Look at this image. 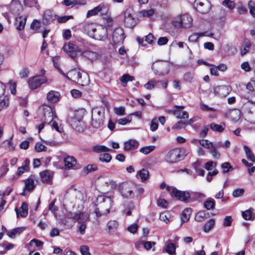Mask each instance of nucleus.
<instances>
[{
  "mask_svg": "<svg viewBox=\"0 0 255 255\" xmlns=\"http://www.w3.org/2000/svg\"><path fill=\"white\" fill-rule=\"evenodd\" d=\"M113 205V200L111 197L104 195L98 196L95 203L96 216L100 217L109 213Z\"/></svg>",
  "mask_w": 255,
  "mask_h": 255,
  "instance_id": "f257e3e1",
  "label": "nucleus"
},
{
  "mask_svg": "<svg viewBox=\"0 0 255 255\" xmlns=\"http://www.w3.org/2000/svg\"><path fill=\"white\" fill-rule=\"evenodd\" d=\"M66 78L83 86L87 85L89 81L87 73L81 72L79 69L76 68L72 69L66 73Z\"/></svg>",
  "mask_w": 255,
  "mask_h": 255,
  "instance_id": "f03ea898",
  "label": "nucleus"
},
{
  "mask_svg": "<svg viewBox=\"0 0 255 255\" xmlns=\"http://www.w3.org/2000/svg\"><path fill=\"white\" fill-rule=\"evenodd\" d=\"M193 19L188 13H183L175 16L171 22L172 25L175 28H188L192 25Z\"/></svg>",
  "mask_w": 255,
  "mask_h": 255,
  "instance_id": "7ed1b4c3",
  "label": "nucleus"
},
{
  "mask_svg": "<svg viewBox=\"0 0 255 255\" xmlns=\"http://www.w3.org/2000/svg\"><path fill=\"white\" fill-rule=\"evenodd\" d=\"M188 153V151L185 149L174 148L167 152L165 160L170 164H174L183 159Z\"/></svg>",
  "mask_w": 255,
  "mask_h": 255,
  "instance_id": "20e7f679",
  "label": "nucleus"
},
{
  "mask_svg": "<svg viewBox=\"0 0 255 255\" xmlns=\"http://www.w3.org/2000/svg\"><path fill=\"white\" fill-rule=\"evenodd\" d=\"M136 185L132 182L123 183L120 187V193L124 198L131 199L135 196Z\"/></svg>",
  "mask_w": 255,
  "mask_h": 255,
  "instance_id": "39448f33",
  "label": "nucleus"
},
{
  "mask_svg": "<svg viewBox=\"0 0 255 255\" xmlns=\"http://www.w3.org/2000/svg\"><path fill=\"white\" fill-rule=\"evenodd\" d=\"M104 112L98 108L94 109L92 111V126L94 128H98L104 124Z\"/></svg>",
  "mask_w": 255,
  "mask_h": 255,
  "instance_id": "423d86ee",
  "label": "nucleus"
},
{
  "mask_svg": "<svg viewBox=\"0 0 255 255\" xmlns=\"http://www.w3.org/2000/svg\"><path fill=\"white\" fill-rule=\"evenodd\" d=\"M242 109L251 123L255 124V104L249 101L244 104Z\"/></svg>",
  "mask_w": 255,
  "mask_h": 255,
  "instance_id": "0eeeda50",
  "label": "nucleus"
},
{
  "mask_svg": "<svg viewBox=\"0 0 255 255\" xmlns=\"http://www.w3.org/2000/svg\"><path fill=\"white\" fill-rule=\"evenodd\" d=\"M152 69L156 75H164L169 71L168 64L163 62L154 63L152 66Z\"/></svg>",
  "mask_w": 255,
  "mask_h": 255,
  "instance_id": "6e6552de",
  "label": "nucleus"
},
{
  "mask_svg": "<svg viewBox=\"0 0 255 255\" xmlns=\"http://www.w3.org/2000/svg\"><path fill=\"white\" fill-rule=\"evenodd\" d=\"M46 78L44 76L38 75L30 78L27 82L29 88L34 90L40 87L42 84L46 83Z\"/></svg>",
  "mask_w": 255,
  "mask_h": 255,
  "instance_id": "1a4fd4ad",
  "label": "nucleus"
},
{
  "mask_svg": "<svg viewBox=\"0 0 255 255\" xmlns=\"http://www.w3.org/2000/svg\"><path fill=\"white\" fill-rule=\"evenodd\" d=\"M78 113H75L74 118H70L68 119V122L71 126L76 131L82 132L84 130L83 123L81 122L82 117H79L76 119L77 115Z\"/></svg>",
  "mask_w": 255,
  "mask_h": 255,
  "instance_id": "9d476101",
  "label": "nucleus"
},
{
  "mask_svg": "<svg viewBox=\"0 0 255 255\" xmlns=\"http://www.w3.org/2000/svg\"><path fill=\"white\" fill-rule=\"evenodd\" d=\"M36 180V177L34 175H31L25 180L23 191L21 193L22 196L25 195L27 193L32 191L36 186L35 181Z\"/></svg>",
  "mask_w": 255,
  "mask_h": 255,
  "instance_id": "9b49d317",
  "label": "nucleus"
},
{
  "mask_svg": "<svg viewBox=\"0 0 255 255\" xmlns=\"http://www.w3.org/2000/svg\"><path fill=\"white\" fill-rule=\"evenodd\" d=\"M195 4L197 10L201 13H208L211 7V3L208 0H195Z\"/></svg>",
  "mask_w": 255,
  "mask_h": 255,
  "instance_id": "f8f14e48",
  "label": "nucleus"
},
{
  "mask_svg": "<svg viewBox=\"0 0 255 255\" xmlns=\"http://www.w3.org/2000/svg\"><path fill=\"white\" fill-rule=\"evenodd\" d=\"M109 9L108 5L104 3L101 4L92 9L89 10L87 13V17H89L95 15L99 12H101L102 15L105 14L108 12Z\"/></svg>",
  "mask_w": 255,
  "mask_h": 255,
  "instance_id": "ddd939ff",
  "label": "nucleus"
},
{
  "mask_svg": "<svg viewBox=\"0 0 255 255\" xmlns=\"http://www.w3.org/2000/svg\"><path fill=\"white\" fill-rule=\"evenodd\" d=\"M107 29L106 27L98 26L92 35V38L99 40H104L107 38Z\"/></svg>",
  "mask_w": 255,
  "mask_h": 255,
  "instance_id": "4468645a",
  "label": "nucleus"
},
{
  "mask_svg": "<svg viewBox=\"0 0 255 255\" xmlns=\"http://www.w3.org/2000/svg\"><path fill=\"white\" fill-rule=\"evenodd\" d=\"M125 36L124 35V30L121 27L116 28L113 33V42L114 44H118L123 43Z\"/></svg>",
  "mask_w": 255,
  "mask_h": 255,
  "instance_id": "2eb2a0df",
  "label": "nucleus"
},
{
  "mask_svg": "<svg viewBox=\"0 0 255 255\" xmlns=\"http://www.w3.org/2000/svg\"><path fill=\"white\" fill-rule=\"evenodd\" d=\"M63 49L72 58L75 57L77 52L79 51L77 46L72 42L65 44Z\"/></svg>",
  "mask_w": 255,
  "mask_h": 255,
  "instance_id": "dca6fc26",
  "label": "nucleus"
},
{
  "mask_svg": "<svg viewBox=\"0 0 255 255\" xmlns=\"http://www.w3.org/2000/svg\"><path fill=\"white\" fill-rule=\"evenodd\" d=\"M231 90L229 86H218L214 89V93L217 96L225 97L229 94Z\"/></svg>",
  "mask_w": 255,
  "mask_h": 255,
  "instance_id": "f3484780",
  "label": "nucleus"
},
{
  "mask_svg": "<svg viewBox=\"0 0 255 255\" xmlns=\"http://www.w3.org/2000/svg\"><path fill=\"white\" fill-rule=\"evenodd\" d=\"M172 192L178 200L183 202H187L190 197V194L188 192L180 191L176 188H173Z\"/></svg>",
  "mask_w": 255,
  "mask_h": 255,
  "instance_id": "a211bd4d",
  "label": "nucleus"
},
{
  "mask_svg": "<svg viewBox=\"0 0 255 255\" xmlns=\"http://www.w3.org/2000/svg\"><path fill=\"white\" fill-rule=\"evenodd\" d=\"M43 118L44 123L47 125H49L55 119H57V117L55 115H54V113L52 109L50 108L44 109Z\"/></svg>",
  "mask_w": 255,
  "mask_h": 255,
  "instance_id": "6ab92c4d",
  "label": "nucleus"
},
{
  "mask_svg": "<svg viewBox=\"0 0 255 255\" xmlns=\"http://www.w3.org/2000/svg\"><path fill=\"white\" fill-rule=\"evenodd\" d=\"M41 181L46 183H50L53 178V173L50 170H44L40 173Z\"/></svg>",
  "mask_w": 255,
  "mask_h": 255,
  "instance_id": "aec40b11",
  "label": "nucleus"
},
{
  "mask_svg": "<svg viewBox=\"0 0 255 255\" xmlns=\"http://www.w3.org/2000/svg\"><path fill=\"white\" fill-rule=\"evenodd\" d=\"M28 204L26 202H23L22 203V205L19 208V213L18 209L17 208H15V211L16 213L17 217L18 218L19 217V214L21 217H26L28 214Z\"/></svg>",
  "mask_w": 255,
  "mask_h": 255,
  "instance_id": "412c9836",
  "label": "nucleus"
},
{
  "mask_svg": "<svg viewBox=\"0 0 255 255\" xmlns=\"http://www.w3.org/2000/svg\"><path fill=\"white\" fill-rule=\"evenodd\" d=\"M139 144L138 142L135 140L129 139L126 141L124 144V150L125 151H128L133 150L136 148Z\"/></svg>",
  "mask_w": 255,
  "mask_h": 255,
  "instance_id": "4be33fe9",
  "label": "nucleus"
},
{
  "mask_svg": "<svg viewBox=\"0 0 255 255\" xmlns=\"http://www.w3.org/2000/svg\"><path fill=\"white\" fill-rule=\"evenodd\" d=\"M9 7L12 13L18 14L21 8V5L18 0H12L10 3Z\"/></svg>",
  "mask_w": 255,
  "mask_h": 255,
  "instance_id": "5701e85b",
  "label": "nucleus"
},
{
  "mask_svg": "<svg viewBox=\"0 0 255 255\" xmlns=\"http://www.w3.org/2000/svg\"><path fill=\"white\" fill-rule=\"evenodd\" d=\"M155 13V9L154 8H150L149 9H143L138 12V16L142 18H151Z\"/></svg>",
  "mask_w": 255,
  "mask_h": 255,
  "instance_id": "b1692460",
  "label": "nucleus"
},
{
  "mask_svg": "<svg viewBox=\"0 0 255 255\" xmlns=\"http://www.w3.org/2000/svg\"><path fill=\"white\" fill-rule=\"evenodd\" d=\"M26 20L27 17L25 16H18L16 18V28L18 30L20 31L24 28Z\"/></svg>",
  "mask_w": 255,
  "mask_h": 255,
  "instance_id": "393cba45",
  "label": "nucleus"
},
{
  "mask_svg": "<svg viewBox=\"0 0 255 255\" xmlns=\"http://www.w3.org/2000/svg\"><path fill=\"white\" fill-rule=\"evenodd\" d=\"M82 55L91 61L98 59L99 55L98 53L92 51L90 50H85L82 52Z\"/></svg>",
  "mask_w": 255,
  "mask_h": 255,
  "instance_id": "a878e982",
  "label": "nucleus"
},
{
  "mask_svg": "<svg viewBox=\"0 0 255 255\" xmlns=\"http://www.w3.org/2000/svg\"><path fill=\"white\" fill-rule=\"evenodd\" d=\"M60 94L59 92L54 91H51L47 95V100L51 103H56L59 99Z\"/></svg>",
  "mask_w": 255,
  "mask_h": 255,
  "instance_id": "bb28decb",
  "label": "nucleus"
},
{
  "mask_svg": "<svg viewBox=\"0 0 255 255\" xmlns=\"http://www.w3.org/2000/svg\"><path fill=\"white\" fill-rule=\"evenodd\" d=\"M65 166L69 169L72 168L76 164V160L73 156H68L64 160Z\"/></svg>",
  "mask_w": 255,
  "mask_h": 255,
  "instance_id": "cd10ccee",
  "label": "nucleus"
},
{
  "mask_svg": "<svg viewBox=\"0 0 255 255\" xmlns=\"http://www.w3.org/2000/svg\"><path fill=\"white\" fill-rule=\"evenodd\" d=\"M97 26L94 23L86 24L84 26V30L90 37H92Z\"/></svg>",
  "mask_w": 255,
  "mask_h": 255,
  "instance_id": "c85d7f7f",
  "label": "nucleus"
},
{
  "mask_svg": "<svg viewBox=\"0 0 255 255\" xmlns=\"http://www.w3.org/2000/svg\"><path fill=\"white\" fill-rule=\"evenodd\" d=\"M173 114L177 119H187L188 118L189 115L186 111H182L179 109H175L172 111Z\"/></svg>",
  "mask_w": 255,
  "mask_h": 255,
  "instance_id": "c756f323",
  "label": "nucleus"
},
{
  "mask_svg": "<svg viewBox=\"0 0 255 255\" xmlns=\"http://www.w3.org/2000/svg\"><path fill=\"white\" fill-rule=\"evenodd\" d=\"M66 217L69 219H73L75 221H77L79 222L81 221V217L84 216L83 213L81 214L79 213H72L71 212H68L66 214Z\"/></svg>",
  "mask_w": 255,
  "mask_h": 255,
  "instance_id": "7c9ffc66",
  "label": "nucleus"
},
{
  "mask_svg": "<svg viewBox=\"0 0 255 255\" xmlns=\"http://www.w3.org/2000/svg\"><path fill=\"white\" fill-rule=\"evenodd\" d=\"M136 176H139L142 182L146 181L149 176V172L147 169L142 168L137 172Z\"/></svg>",
  "mask_w": 255,
  "mask_h": 255,
  "instance_id": "2f4dec72",
  "label": "nucleus"
},
{
  "mask_svg": "<svg viewBox=\"0 0 255 255\" xmlns=\"http://www.w3.org/2000/svg\"><path fill=\"white\" fill-rule=\"evenodd\" d=\"M23 231V228H16L8 231L7 235L9 237L14 238L16 236L19 235Z\"/></svg>",
  "mask_w": 255,
  "mask_h": 255,
  "instance_id": "473e14b6",
  "label": "nucleus"
},
{
  "mask_svg": "<svg viewBox=\"0 0 255 255\" xmlns=\"http://www.w3.org/2000/svg\"><path fill=\"white\" fill-rule=\"evenodd\" d=\"M191 212L192 210L191 208H186L183 210L181 217L182 224L187 222L189 220Z\"/></svg>",
  "mask_w": 255,
  "mask_h": 255,
  "instance_id": "72a5a7b5",
  "label": "nucleus"
},
{
  "mask_svg": "<svg viewBox=\"0 0 255 255\" xmlns=\"http://www.w3.org/2000/svg\"><path fill=\"white\" fill-rule=\"evenodd\" d=\"M163 251H165L170 255H175L176 254V248L173 243H168Z\"/></svg>",
  "mask_w": 255,
  "mask_h": 255,
  "instance_id": "f704fd0d",
  "label": "nucleus"
},
{
  "mask_svg": "<svg viewBox=\"0 0 255 255\" xmlns=\"http://www.w3.org/2000/svg\"><path fill=\"white\" fill-rule=\"evenodd\" d=\"M210 127L213 130L220 132L224 130L225 124L224 123H222L220 125H218L213 123L210 124Z\"/></svg>",
  "mask_w": 255,
  "mask_h": 255,
  "instance_id": "c9c22d12",
  "label": "nucleus"
},
{
  "mask_svg": "<svg viewBox=\"0 0 255 255\" xmlns=\"http://www.w3.org/2000/svg\"><path fill=\"white\" fill-rule=\"evenodd\" d=\"M134 80V77L128 74H124L120 78V81L122 83L124 87L127 85V83L128 81H132Z\"/></svg>",
  "mask_w": 255,
  "mask_h": 255,
  "instance_id": "e433bc0d",
  "label": "nucleus"
},
{
  "mask_svg": "<svg viewBox=\"0 0 255 255\" xmlns=\"http://www.w3.org/2000/svg\"><path fill=\"white\" fill-rule=\"evenodd\" d=\"M215 206V201L212 198H208L207 200L204 202V207L207 210H209L211 209H213Z\"/></svg>",
  "mask_w": 255,
  "mask_h": 255,
  "instance_id": "4c0bfd02",
  "label": "nucleus"
},
{
  "mask_svg": "<svg viewBox=\"0 0 255 255\" xmlns=\"http://www.w3.org/2000/svg\"><path fill=\"white\" fill-rule=\"evenodd\" d=\"M207 33V32L193 33L189 37V40L191 42H196L200 37L209 36Z\"/></svg>",
  "mask_w": 255,
  "mask_h": 255,
  "instance_id": "58836bf2",
  "label": "nucleus"
},
{
  "mask_svg": "<svg viewBox=\"0 0 255 255\" xmlns=\"http://www.w3.org/2000/svg\"><path fill=\"white\" fill-rule=\"evenodd\" d=\"M247 158L251 161L254 162L255 161V156L252 152L251 149L247 145L244 146Z\"/></svg>",
  "mask_w": 255,
  "mask_h": 255,
  "instance_id": "ea45409f",
  "label": "nucleus"
},
{
  "mask_svg": "<svg viewBox=\"0 0 255 255\" xmlns=\"http://www.w3.org/2000/svg\"><path fill=\"white\" fill-rule=\"evenodd\" d=\"M110 182V179L107 177H101L98 180V183L100 186L104 189L106 188L107 190L109 188V182Z\"/></svg>",
  "mask_w": 255,
  "mask_h": 255,
  "instance_id": "a19ab883",
  "label": "nucleus"
},
{
  "mask_svg": "<svg viewBox=\"0 0 255 255\" xmlns=\"http://www.w3.org/2000/svg\"><path fill=\"white\" fill-rule=\"evenodd\" d=\"M92 150L96 153H100L102 152L109 151L110 149L105 145L97 144L93 147Z\"/></svg>",
  "mask_w": 255,
  "mask_h": 255,
  "instance_id": "79ce46f5",
  "label": "nucleus"
},
{
  "mask_svg": "<svg viewBox=\"0 0 255 255\" xmlns=\"http://www.w3.org/2000/svg\"><path fill=\"white\" fill-rule=\"evenodd\" d=\"M119 224L116 221H110L107 223L108 230L109 232H114L118 227Z\"/></svg>",
  "mask_w": 255,
  "mask_h": 255,
  "instance_id": "37998d69",
  "label": "nucleus"
},
{
  "mask_svg": "<svg viewBox=\"0 0 255 255\" xmlns=\"http://www.w3.org/2000/svg\"><path fill=\"white\" fill-rule=\"evenodd\" d=\"M215 220L213 219H211L209 221L205 224L204 226L203 231L205 233H208L215 226Z\"/></svg>",
  "mask_w": 255,
  "mask_h": 255,
  "instance_id": "c03bdc74",
  "label": "nucleus"
},
{
  "mask_svg": "<svg viewBox=\"0 0 255 255\" xmlns=\"http://www.w3.org/2000/svg\"><path fill=\"white\" fill-rule=\"evenodd\" d=\"M171 218V215L168 212H164L160 213L159 216V219L161 221L167 224L170 222Z\"/></svg>",
  "mask_w": 255,
  "mask_h": 255,
  "instance_id": "a18cd8bd",
  "label": "nucleus"
},
{
  "mask_svg": "<svg viewBox=\"0 0 255 255\" xmlns=\"http://www.w3.org/2000/svg\"><path fill=\"white\" fill-rule=\"evenodd\" d=\"M112 156L108 153L101 154L99 156V160L102 162L108 163L112 159Z\"/></svg>",
  "mask_w": 255,
  "mask_h": 255,
  "instance_id": "49530a36",
  "label": "nucleus"
},
{
  "mask_svg": "<svg viewBox=\"0 0 255 255\" xmlns=\"http://www.w3.org/2000/svg\"><path fill=\"white\" fill-rule=\"evenodd\" d=\"M154 145H149L142 147L139 149V151L143 154L146 155L153 151L155 149Z\"/></svg>",
  "mask_w": 255,
  "mask_h": 255,
  "instance_id": "de8ad7c7",
  "label": "nucleus"
},
{
  "mask_svg": "<svg viewBox=\"0 0 255 255\" xmlns=\"http://www.w3.org/2000/svg\"><path fill=\"white\" fill-rule=\"evenodd\" d=\"M125 24L128 27H132L135 25V20L132 16L127 17L124 20Z\"/></svg>",
  "mask_w": 255,
  "mask_h": 255,
  "instance_id": "09e8293b",
  "label": "nucleus"
},
{
  "mask_svg": "<svg viewBox=\"0 0 255 255\" xmlns=\"http://www.w3.org/2000/svg\"><path fill=\"white\" fill-rule=\"evenodd\" d=\"M68 195H71L72 196H74L76 198V200H82L83 199V194L82 192L79 191H73L71 192H68L66 194V196H68Z\"/></svg>",
  "mask_w": 255,
  "mask_h": 255,
  "instance_id": "8fccbe9b",
  "label": "nucleus"
},
{
  "mask_svg": "<svg viewBox=\"0 0 255 255\" xmlns=\"http://www.w3.org/2000/svg\"><path fill=\"white\" fill-rule=\"evenodd\" d=\"M199 143L201 145L207 149H211L214 146L212 142L207 139L199 140Z\"/></svg>",
  "mask_w": 255,
  "mask_h": 255,
  "instance_id": "3c124183",
  "label": "nucleus"
},
{
  "mask_svg": "<svg viewBox=\"0 0 255 255\" xmlns=\"http://www.w3.org/2000/svg\"><path fill=\"white\" fill-rule=\"evenodd\" d=\"M3 145L5 149L10 151L13 150L15 148V146L11 139H7L4 141Z\"/></svg>",
  "mask_w": 255,
  "mask_h": 255,
  "instance_id": "603ef678",
  "label": "nucleus"
},
{
  "mask_svg": "<svg viewBox=\"0 0 255 255\" xmlns=\"http://www.w3.org/2000/svg\"><path fill=\"white\" fill-rule=\"evenodd\" d=\"M223 5L228 7L230 9H233L235 7V3L234 1L231 0H224L222 2Z\"/></svg>",
  "mask_w": 255,
  "mask_h": 255,
  "instance_id": "864d4df0",
  "label": "nucleus"
},
{
  "mask_svg": "<svg viewBox=\"0 0 255 255\" xmlns=\"http://www.w3.org/2000/svg\"><path fill=\"white\" fill-rule=\"evenodd\" d=\"M132 118L131 117V115H128L125 118L120 119L118 121V123L119 124L121 125H125L127 123H130L131 121Z\"/></svg>",
  "mask_w": 255,
  "mask_h": 255,
  "instance_id": "5fc2aeb1",
  "label": "nucleus"
},
{
  "mask_svg": "<svg viewBox=\"0 0 255 255\" xmlns=\"http://www.w3.org/2000/svg\"><path fill=\"white\" fill-rule=\"evenodd\" d=\"M248 5L250 9V13L255 18V3L254 1L250 0L248 2Z\"/></svg>",
  "mask_w": 255,
  "mask_h": 255,
  "instance_id": "6e6d98bb",
  "label": "nucleus"
},
{
  "mask_svg": "<svg viewBox=\"0 0 255 255\" xmlns=\"http://www.w3.org/2000/svg\"><path fill=\"white\" fill-rule=\"evenodd\" d=\"M223 173H227L229 172L230 169H233L232 166L229 162H224L221 165Z\"/></svg>",
  "mask_w": 255,
  "mask_h": 255,
  "instance_id": "4d7b16f0",
  "label": "nucleus"
},
{
  "mask_svg": "<svg viewBox=\"0 0 255 255\" xmlns=\"http://www.w3.org/2000/svg\"><path fill=\"white\" fill-rule=\"evenodd\" d=\"M114 111L118 116H123L125 114V109L123 107L114 108Z\"/></svg>",
  "mask_w": 255,
  "mask_h": 255,
  "instance_id": "13d9d810",
  "label": "nucleus"
},
{
  "mask_svg": "<svg viewBox=\"0 0 255 255\" xmlns=\"http://www.w3.org/2000/svg\"><path fill=\"white\" fill-rule=\"evenodd\" d=\"M158 82L159 81H150L144 85V87L148 90L153 89Z\"/></svg>",
  "mask_w": 255,
  "mask_h": 255,
  "instance_id": "bf43d9fd",
  "label": "nucleus"
},
{
  "mask_svg": "<svg viewBox=\"0 0 255 255\" xmlns=\"http://www.w3.org/2000/svg\"><path fill=\"white\" fill-rule=\"evenodd\" d=\"M158 127V124L157 120L156 118L152 119L151 122L150 129L151 131H154L157 129Z\"/></svg>",
  "mask_w": 255,
  "mask_h": 255,
  "instance_id": "052dcab7",
  "label": "nucleus"
},
{
  "mask_svg": "<svg viewBox=\"0 0 255 255\" xmlns=\"http://www.w3.org/2000/svg\"><path fill=\"white\" fill-rule=\"evenodd\" d=\"M210 152L214 158L219 159L220 157V153L217 150L216 147L214 145L210 149Z\"/></svg>",
  "mask_w": 255,
  "mask_h": 255,
  "instance_id": "680f3d73",
  "label": "nucleus"
},
{
  "mask_svg": "<svg viewBox=\"0 0 255 255\" xmlns=\"http://www.w3.org/2000/svg\"><path fill=\"white\" fill-rule=\"evenodd\" d=\"M186 125L185 121H179L172 127L173 129H179L184 128Z\"/></svg>",
  "mask_w": 255,
  "mask_h": 255,
  "instance_id": "e2e57ef3",
  "label": "nucleus"
},
{
  "mask_svg": "<svg viewBox=\"0 0 255 255\" xmlns=\"http://www.w3.org/2000/svg\"><path fill=\"white\" fill-rule=\"evenodd\" d=\"M29 74V69L27 68H24L19 72V75L21 78H24L28 77Z\"/></svg>",
  "mask_w": 255,
  "mask_h": 255,
  "instance_id": "0e129e2a",
  "label": "nucleus"
},
{
  "mask_svg": "<svg viewBox=\"0 0 255 255\" xmlns=\"http://www.w3.org/2000/svg\"><path fill=\"white\" fill-rule=\"evenodd\" d=\"M217 165V163L212 161L207 162L205 164V168L208 170H211Z\"/></svg>",
  "mask_w": 255,
  "mask_h": 255,
  "instance_id": "69168bd1",
  "label": "nucleus"
},
{
  "mask_svg": "<svg viewBox=\"0 0 255 255\" xmlns=\"http://www.w3.org/2000/svg\"><path fill=\"white\" fill-rule=\"evenodd\" d=\"M233 222L232 218L231 216H226L223 221V225L225 227L230 226Z\"/></svg>",
  "mask_w": 255,
  "mask_h": 255,
  "instance_id": "338daca9",
  "label": "nucleus"
},
{
  "mask_svg": "<svg viewBox=\"0 0 255 255\" xmlns=\"http://www.w3.org/2000/svg\"><path fill=\"white\" fill-rule=\"evenodd\" d=\"M35 149L37 152H41L42 151H45L46 147L42 143L38 142L35 144Z\"/></svg>",
  "mask_w": 255,
  "mask_h": 255,
  "instance_id": "774afa93",
  "label": "nucleus"
}]
</instances>
